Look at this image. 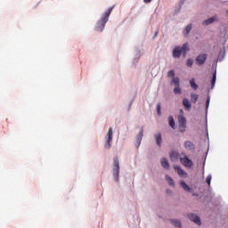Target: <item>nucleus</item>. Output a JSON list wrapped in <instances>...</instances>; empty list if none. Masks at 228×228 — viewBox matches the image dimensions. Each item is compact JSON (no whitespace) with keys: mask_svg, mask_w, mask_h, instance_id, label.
<instances>
[{"mask_svg":"<svg viewBox=\"0 0 228 228\" xmlns=\"http://www.w3.org/2000/svg\"><path fill=\"white\" fill-rule=\"evenodd\" d=\"M157 113L159 116H161V104H157Z\"/></svg>","mask_w":228,"mask_h":228,"instance_id":"nucleus-28","label":"nucleus"},{"mask_svg":"<svg viewBox=\"0 0 228 228\" xmlns=\"http://www.w3.org/2000/svg\"><path fill=\"white\" fill-rule=\"evenodd\" d=\"M211 102V96L208 95L207 102H206V109L209 108V102Z\"/></svg>","mask_w":228,"mask_h":228,"instance_id":"nucleus-30","label":"nucleus"},{"mask_svg":"<svg viewBox=\"0 0 228 228\" xmlns=\"http://www.w3.org/2000/svg\"><path fill=\"white\" fill-rule=\"evenodd\" d=\"M184 147L186 151H195V144H193V142L191 141H185Z\"/></svg>","mask_w":228,"mask_h":228,"instance_id":"nucleus-12","label":"nucleus"},{"mask_svg":"<svg viewBox=\"0 0 228 228\" xmlns=\"http://www.w3.org/2000/svg\"><path fill=\"white\" fill-rule=\"evenodd\" d=\"M180 162L185 168H191L193 167V161L186 156L180 158Z\"/></svg>","mask_w":228,"mask_h":228,"instance_id":"nucleus-6","label":"nucleus"},{"mask_svg":"<svg viewBox=\"0 0 228 228\" xmlns=\"http://www.w3.org/2000/svg\"><path fill=\"white\" fill-rule=\"evenodd\" d=\"M118 174H120V165L118 163V158L114 159V168H113V176L117 181H118Z\"/></svg>","mask_w":228,"mask_h":228,"instance_id":"nucleus-4","label":"nucleus"},{"mask_svg":"<svg viewBox=\"0 0 228 228\" xmlns=\"http://www.w3.org/2000/svg\"><path fill=\"white\" fill-rule=\"evenodd\" d=\"M175 71H174V69H171L167 72V77H175Z\"/></svg>","mask_w":228,"mask_h":228,"instance_id":"nucleus-26","label":"nucleus"},{"mask_svg":"<svg viewBox=\"0 0 228 228\" xmlns=\"http://www.w3.org/2000/svg\"><path fill=\"white\" fill-rule=\"evenodd\" d=\"M152 0H143V3H151Z\"/></svg>","mask_w":228,"mask_h":228,"instance_id":"nucleus-33","label":"nucleus"},{"mask_svg":"<svg viewBox=\"0 0 228 228\" xmlns=\"http://www.w3.org/2000/svg\"><path fill=\"white\" fill-rule=\"evenodd\" d=\"M166 181L168 183L169 186H175V183H174V179H172V177L166 175Z\"/></svg>","mask_w":228,"mask_h":228,"instance_id":"nucleus-21","label":"nucleus"},{"mask_svg":"<svg viewBox=\"0 0 228 228\" xmlns=\"http://www.w3.org/2000/svg\"><path fill=\"white\" fill-rule=\"evenodd\" d=\"M167 193H170V190H167Z\"/></svg>","mask_w":228,"mask_h":228,"instance_id":"nucleus-35","label":"nucleus"},{"mask_svg":"<svg viewBox=\"0 0 228 228\" xmlns=\"http://www.w3.org/2000/svg\"><path fill=\"white\" fill-rule=\"evenodd\" d=\"M155 140L158 147H161V143H163V139L161 138V134L159 133L155 135Z\"/></svg>","mask_w":228,"mask_h":228,"instance_id":"nucleus-15","label":"nucleus"},{"mask_svg":"<svg viewBox=\"0 0 228 228\" xmlns=\"http://www.w3.org/2000/svg\"><path fill=\"white\" fill-rule=\"evenodd\" d=\"M190 51V48L188 47V44H184L182 46H176L173 50V58H181V54L184 57H186V52Z\"/></svg>","mask_w":228,"mask_h":228,"instance_id":"nucleus-2","label":"nucleus"},{"mask_svg":"<svg viewBox=\"0 0 228 228\" xmlns=\"http://www.w3.org/2000/svg\"><path fill=\"white\" fill-rule=\"evenodd\" d=\"M113 8H115V6L109 8L105 12V13L102 16L100 20H98V22L96 23V31H100V32L103 31L104 27L106 26V22L110 20V15H111V12H113Z\"/></svg>","mask_w":228,"mask_h":228,"instance_id":"nucleus-1","label":"nucleus"},{"mask_svg":"<svg viewBox=\"0 0 228 228\" xmlns=\"http://www.w3.org/2000/svg\"><path fill=\"white\" fill-rule=\"evenodd\" d=\"M211 179H213V176L211 175H208L206 179L208 186H211Z\"/></svg>","mask_w":228,"mask_h":228,"instance_id":"nucleus-25","label":"nucleus"},{"mask_svg":"<svg viewBox=\"0 0 228 228\" xmlns=\"http://www.w3.org/2000/svg\"><path fill=\"white\" fill-rule=\"evenodd\" d=\"M186 65H187V67H192L193 60L188 59L187 61H186Z\"/></svg>","mask_w":228,"mask_h":228,"instance_id":"nucleus-29","label":"nucleus"},{"mask_svg":"<svg viewBox=\"0 0 228 228\" xmlns=\"http://www.w3.org/2000/svg\"><path fill=\"white\" fill-rule=\"evenodd\" d=\"M183 106L185 108L186 111H191V102L188 98L183 100Z\"/></svg>","mask_w":228,"mask_h":228,"instance_id":"nucleus-10","label":"nucleus"},{"mask_svg":"<svg viewBox=\"0 0 228 228\" xmlns=\"http://www.w3.org/2000/svg\"><path fill=\"white\" fill-rule=\"evenodd\" d=\"M180 115H182V117H184V110H180Z\"/></svg>","mask_w":228,"mask_h":228,"instance_id":"nucleus-32","label":"nucleus"},{"mask_svg":"<svg viewBox=\"0 0 228 228\" xmlns=\"http://www.w3.org/2000/svg\"><path fill=\"white\" fill-rule=\"evenodd\" d=\"M190 85H191V87L193 89V90H197L199 88V85H197L195 83V78H191L190 80Z\"/></svg>","mask_w":228,"mask_h":228,"instance_id":"nucleus-20","label":"nucleus"},{"mask_svg":"<svg viewBox=\"0 0 228 228\" xmlns=\"http://www.w3.org/2000/svg\"><path fill=\"white\" fill-rule=\"evenodd\" d=\"M177 120L180 133H184L186 131V118L183 115H178Z\"/></svg>","mask_w":228,"mask_h":228,"instance_id":"nucleus-3","label":"nucleus"},{"mask_svg":"<svg viewBox=\"0 0 228 228\" xmlns=\"http://www.w3.org/2000/svg\"><path fill=\"white\" fill-rule=\"evenodd\" d=\"M215 83H216V71H215L213 74V77H212V81H211L212 88H213V86H215Z\"/></svg>","mask_w":228,"mask_h":228,"instance_id":"nucleus-24","label":"nucleus"},{"mask_svg":"<svg viewBox=\"0 0 228 228\" xmlns=\"http://www.w3.org/2000/svg\"><path fill=\"white\" fill-rule=\"evenodd\" d=\"M174 169L175 171H177V174H178V175H180V177H184V178L188 177V173H186V171H184L183 168H181V167L175 166Z\"/></svg>","mask_w":228,"mask_h":228,"instance_id":"nucleus-8","label":"nucleus"},{"mask_svg":"<svg viewBox=\"0 0 228 228\" xmlns=\"http://www.w3.org/2000/svg\"><path fill=\"white\" fill-rule=\"evenodd\" d=\"M206 60H208V54L201 53L196 57L197 65H204L206 63Z\"/></svg>","mask_w":228,"mask_h":228,"instance_id":"nucleus-7","label":"nucleus"},{"mask_svg":"<svg viewBox=\"0 0 228 228\" xmlns=\"http://www.w3.org/2000/svg\"><path fill=\"white\" fill-rule=\"evenodd\" d=\"M167 193H170V190H167Z\"/></svg>","mask_w":228,"mask_h":228,"instance_id":"nucleus-34","label":"nucleus"},{"mask_svg":"<svg viewBox=\"0 0 228 228\" xmlns=\"http://www.w3.org/2000/svg\"><path fill=\"white\" fill-rule=\"evenodd\" d=\"M188 218L191 220V222L196 224V225H200V217H199L197 215L190 214Z\"/></svg>","mask_w":228,"mask_h":228,"instance_id":"nucleus-9","label":"nucleus"},{"mask_svg":"<svg viewBox=\"0 0 228 228\" xmlns=\"http://www.w3.org/2000/svg\"><path fill=\"white\" fill-rule=\"evenodd\" d=\"M180 186H181V188H183V190H184L185 191H191V188H190V186H188V184H186V183H184V182H181V183H180Z\"/></svg>","mask_w":228,"mask_h":228,"instance_id":"nucleus-18","label":"nucleus"},{"mask_svg":"<svg viewBox=\"0 0 228 228\" xmlns=\"http://www.w3.org/2000/svg\"><path fill=\"white\" fill-rule=\"evenodd\" d=\"M197 101H199V94H191V102H192V104H197Z\"/></svg>","mask_w":228,"mask_h":228,"instance_id":"nucleus-17","label":"nucleus"},{"mask_svg":"<svg viewBox=\"0 0 228 228\" xmlns=\"http://www.w3.org/2000/svg\"><path fill=\"white\" fill-rule=\"evenodd\" d=\"M171 224H173V225H175V227H181V221L175 219V220H171Z\"/></svg>","mask_w":228,"mask_h":228,"instance_id":"nucleus-23","label":"nucleus"},{"mask_svg":"<svg viewBox=\"0 0 228 228\" xmlns=\"http://www.w3.org/2000/svg\"><path fill=\"white\" fill-rule=\"evenodd\" d=\"M169 158L171 161L175 162L177 159H179V152L177 151H171L169 154Z\"/></svg>","mask_w":228,"mask_h":228,"instance_id":"nucleus-13","label":"nucleus"},{"mask_svg":"<svg viewBox=\"0 0 228 228\" xmlns=\"http://www.w3.org/2000/svg\"><path fill=\"white\" fill-rule=\"evenodd\" d=\"M171 83H174L175 86H179V77H173Z\"/></svg>","mask_w":228,"mask_h":228,"instance_id":"nucleus-27","label":"nucleus"},{"mask_svg":"<svg viewBox=\"0 0 228 228\" xmlns=\"http://www.w3.org/2000/svg\"><path fill=\"white\" fill-rule=\"evenodd\" d=\"M215 20H216V17L214 16V17H211L208 20H205L203 21V24H205L206 26H209V24H213V22H215Z\"/></svg>","mask_w":228,"mask_h":228,"instance_id":"nucleus-16","label":"nucleus"},{"mask_svg":"<svg viewBox=\"0 0 228 228\" xmlns=\"http://www.w3.org/2000/svg\"><path fill=\"white\" fill-rule=\"evenodd\" d=\"M168 122L170 127H172V129H175V120H174V118L172 116L168 117Z\"/></svg>","mask_w":228,"mask_h":228,"instance_id":"nucleus-19","label":"nucleus"},{"mask_svg":"<svg viewBox=\"0 0 228 228\" xmlns=\"http://www.w3.org/2000/svg\"><path fill=\"white\" fill-rule=\"evenodd\" d=\"M174 92L176 95H177V94H181V87L179 86H175L174 89Z\"/></svg>","mask_w":228,"mask_h":228,"instance_id":"nucleus-31","label":"nucleus"},{"mask_svg":"<svg viewBox=\"0 0 228 228\" xmlns=\"http://www.w3.org/2000/svg\"><path fill=\"white\" fill-rule=\"evenodd\" d=\"M111 142H113V128L110 127L106 136L105 149L111 147Z\"/></svg>","mask_w":228,"mask_h":228,"instance_id":"nucleus-5","label":"nucleus"},{"mask_svg":"<svg viewBox=\"0 0 228 228\" xmlns=\"http://www.w3.org/2000/svg\"><path fill=\"white\" fill-rule=\"evenodd\" d=\"M161 167L165 168L166 170H170V164L168 163V160L167 159H162L160 160Z\"/></svg>","mask_w":228,"mask_h":228,"instance_id":"nucleus-14","label":"nucleus"},{"mask_svg":"<svg viewBox=\"0 0 228 228\" xmlns=\"http://www.w3.org/2000/svg\"><path fill=\"white\" fill-rule=\"evenodd\" d=\"M143 138V128L141 129L139 134L136 136V147H140V144L142 143V139Z\"/></svg>","mask_w":228,"mask_h":228,"instance_id":"nucleus-11","label":"nucleus"},{"mask_svg":"<svg viewBox=\"0 0 228 228\" xmlns=\"http://www.w3.org/2000/svg\"><path fill=\"white\" fill-rule=\"evenodd\" d=\"M191 23L186 26L185 29L183 30V35H188L191 31Z\"/></svg>","mask_w":228,"mask_h":228,"instance_id":"nucleus-22","label":"nucleus"}]
</instances>
